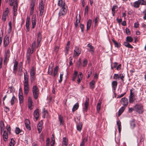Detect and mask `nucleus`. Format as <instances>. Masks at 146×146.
<instances>
[{"mask_svg":"<svg viewBox=\"0 0 146 146\" xmlns=\"http://www.w3.org/2000/svg\"><path fill=\"white\" fill-rule=\"evenodd\" d=\"M133 108L134 111L139 114H141L143 112V106L142 104H137L133 106Z\"/></svg>","mask_w":146,"mask_h":146,"instance_id":"obj_1","label":"nucleus"},{"mask_svg":"<svg viewBox=\"0 0 146 146\" xmlns=\"http://www.w3.org/2000/svg\"><path fill=\"white\" fill-rule=\"evenodd\" d=\"M36 69L34 67H32L30 71V79L31 82H33L35 78Z\"/></svg>","mask_w":146,"mask_h":146,"instance_id":"obj_2","label":"nucleus"},{"mask_svg":"<svg viewBox=\"0 0 146 146\" xmlns=\"http://www.w3.org/2000/svg\"><path fill=\"white\" fill-rule=\"evenodd\" d=\"M33 53V50H31V48H28L26 55V63L29 64L31 61V54Z\"/></svg>","mask_w":146,"mask_h":146,"instance_id":"obj_3","label":"nucleus"},{"mask_svg":"<svg viewBox=\"0 0 146 146\" xmlns=\"http://www.w3.org/2000/svg\"><path fill=\"white\" fill-rule=\"evenodd\" d=\"M67 9V6H65L64 8H61L58 13V17L59 18H62L65 15Z\"/></svg>","mask_w":146,"mask_h":146,"instance_id":"obj_4","label":"nucleus"},{"mask_svg":"<svg viewBox=\"0 0 146 146\" xmlns=\"http://www.w3.org/2000/svg\"><path fill=\"white\" fill-rule=\"evenodd\" d=\"M38 89L36 86H34L32 89V92L34 98L36 99L38 96Z\"/></svg>","mask_w":146,"mask_h":146,"instance_id":"obj_5","label":"nucleus"},{"mask_svg":"<svg viewBox=\"0 0 146 146\" xmlns=\"http://www.w3.org/2000/svg\"><path fill=\"white\" fill-rule=\"evenodd\" d=\"M9 14V10L8 8H6L5 10L3 12L1 19L5 22L6 20L7 17Z\"/></svg>","mask_w":146,"mask_h":146,"instance_id":"obj_6","label":"nucleus"},{"mask_svg":"<svg viewBox=\"0 0 146 146\" xmlns=\"http://www.w3.org/2000/svg\"><path fill=\"white\" fill-rule=\"evenodd\" d=\"M133 89L130 90V93L129 96V101L130 104H132L135 100V96L134 93L133 92Z\"/></svg>","mask_w":146,"mask_h":146,"instance_id":"obj_7","label":"nucleus"},{"mask_svg":"<svg viewBox=\"0 0 146 146\" xmlns=\"http://www.w3.org/2000/svg\"><path fill=\"white\" fill-rule=\"evenodd\" d=\"M38 8L40 11V15H42L44 11V4L43 1L41 0L38 5Z\"/></svg>","mask_w":146,"mask_h":146,"instance_id":"obj_8","label":"nucleus"},{"mask_svg":"<svg viewBox=\"0 0 146 146\" xmlns=\"http://www.w3.org/2000/svg\"><path fill=\"white\" fill-rule=\"evenodd\" d=\"M24 93L27 95L29 90V83H24Z\"/></svg>","mask_w":146,"mask_h":146,"instance_id":"obj_9","label":"nucleus"},{"mask_svg":"<svg viewBox=\"0 0 146 146\" xmlns=\"http://www.w3.org/2000/svg\"><path fill=\"white\" fill-rule=\"evenodd\" d=\"M89 98L86 97L84 103V107L83 108V111L86 112L88 110L89 105Z\"/></svg>","mask_w":146,"mask_h":146,"instance_id":"obj_10","label":"nucleus"},{"mask_svg":"<svg viewBox=\"0 0 146 146\" xmlns=\"http://www.w3.org/2000/svg\"><path fill=\"white\" fill-rule=\"evenodd\" d=\"M81 49L78 47H75L74 50L73 56H78L81 53Z\"/></svg>","mask_w":146,"mask_h":146,"instance_id":"obj_11","label":"nucleus"},{"mask_svg":"<svg viewBox=\"0 0 146 146\" xmlns=\"http://www.w3.org/2000/svg\"><path fill=\"white\" fill-rule=\"evenodd\" d=\"M30 17L28 16H27L26 19V31L28 32L29 30V25H30Z\"/></svg>","mask_w":146,"mask_h":146,"instance_id":"obj_12","label":"nucleus"},{"mask_svg":"<svg viewBox=\"0 0 146 146\" xmlns=\"http://www.w3.org/2000/svg\"><path fill=\"white\" fill-rule=\"evenodd\" d=\"M31 22L32 27V29H34L36 25V15L35 14L33 15L31 18Z\"/></svg>","mask_w":146,"mask_h":146,"instance_id":"obj_13","label":"nucleus"},{"mask_svg":"<svg viewBox=\"0 0 146 146\" xmlns=\"http://www.w3.org/2000/svg\"><path fill=\"white\" fill-rule=\"evenodd\" d=\"M120 102L124 106L126 107L128 104L127 98L125 97L122 98Z\"/></svg>","mask_w":146,"mask_h":146,"instance_id":"obj_14","label":"nucleus"},{"mask_svg":"<svg viewBox=\"0 0 146 146\" xmlns=\"http://www.w3.org/2000/svg\"><path fill=\"white\" fill-rule=\"evenodd\" d=\"M87 46L89 47L88 48V50L91 53V54L93 55L94 53V47L90 44H88L87 45Z\"/></svg>","mask_w":146,"mask_h":146,"instance_id":"obj_15","label":"nucleus"},{"mask_svg":"<svg viewBox=\"0 0 146 146\" xmlns=\"http://www.w3.org/2000/svg\"><path fill=\"white\" fill-rule=\"evenodd\" d=\"M9 36L6 35L4 39L3 40V44L4 46L6 47L9 44Z\"/></svg>","mask_w":146,"mask_h":146,"instance_id":"obj_16","label":"nucleus"},{"mask_svg":"<svg viewBox=\"0 0 146 146\" xmlns=\"http://www.w3.org/2000/svg\"><path fill=\"white\" fill-rule=\"evenodd\" d=\"M33 102L32 99L30 97H29L28 101V108L31 110L32 109V107L33 106Z\"/></svg>","mask_w":146,"mask_h":146,"instance_id":"obj_17","label":"nucleus"},{"mask_svg":"<svg viewBox=\"0 0 146 146\" xmlns=\"http://www.w3.org/2000/svg\"><path fill=\"white\" fill-rule=\"evenodd\" d=\"M42 40V35L41 33L39 32L38 33L37 38V47H38L40 46V42Z\"/></svg>","mask_w":146,"mask_h":146,"instance_id":"obj_18","label":"nucleus"},{"mask_svg":"<svg viewBox=\"0 0 146 146\" xmlns=\"http://www.w3.org/2000/svg\"><path fill=\"white\" fill-rule=\"evenodd\" d=\"M58 5L60 7L64 8L65 6H67L64 1L62 0H58Z\"/></svg>","mask_w":146,"mask_h":146,"instance_id":"obj_19","label":"nucleus"},{"mask_svg":"<svg viewBox=\"0 0 146 146\" xmlns=\"http://www.w3.org/2000/svg\"><path fill=\"white\" fill-rule=\"evenodd\" d=\"M19 103L21 104L23 102V97L22 95V92L21 90H19Z\"/></svg>","mask_w":146,"mask_h":146,"instance_id":"obj_20","label":"nucleus"},{"mask_svg":"<svg viewBox=\"0 0 146 146\" xmlns=\"http://www.w3.org/2000/svg\"><path fill=\"white\" fill-rule=\"evenodd\" d=\"M18 64V62L16 61H15L13 65V73L15 74H16V72H17L18 68L17 66Z\"/></svg>","mask_w":146,"mask_h":146,"instance_id":"obj_21","label":"nucleus"},{"mask_svg":"<svg viewBox=\"0 0 146 146\" xmlns=\"http://www.w3.org/2000/svg\"><path fill=\"white\" fill-rule=\"evenodd\" d=\"M10 56L9 51L8 50L5 52V59L4 60V62L5 63L6 61L7 60L8 58H9Z\"/></svg>","mask_w":146,"mask_h":146,"instance_id":"obj_22","label":"nucleus"},{"mask_svg":"<svg viewBox=\"0 0 146 146\" xmlns=\"http://www.w3.org/2000/svg\"><path fill=\"white\" fill-rule=\"evenodd\" d=\"M130 127L131 129H133L135 127V120L134 119H132L130 121Z\"/></svg>","mask_w":146,"mask_h":146,"instance_id":"obj_23","label":"nucleus"},{"mask_svg":"<svg viewBox=\"0 0 146 146\" xmlns=\"http://www.w3.org/2000/svg\"><path fill=\"white\" fill-rule=\"evenodd\" d=\"M118 7L117 5H113L111 9L112 13L113 16H114L115 13L117 10Z\"/></svg>","mask_w":146,"mask_h":146,"instance_id":"obj_24","label":"nucleus"},{"mask_svg":"<svg viewBox=\"0 0 146 146\" xmlns=\"http://www.w3.org/2000/svg\"><path fill=\"white\" fill-rule=\"evenodd\" d=\"M58 120L60 122V125H62L64 123V121L63 117L61 115H58Z\"/></svg>","mask_w":146,"mask_h":146,"instance_id":"obj_25","label":"nucleus"},{"mask_svg":"<svg viewBox=\"0 0 146 146\" xmlns=\"http://www.w3.org/2000/svg\"><path fill=\"white\" fill-rule=\"evenodd\" d=\"M34 116L36 120H37L39 116V110L36 109L34 111Z\"/></svg>","mask_w":146,"mask_h":146,"instance_id":"obj_26","label":"nucleus"},{"mask_svg":"<svg viewBox=\"0 0 146 146\" xmlns=\"http://www.w3.org/2000/svg\"><path fill=\"white\" fill-rule=\"evenodd\" d=\"M117 83L116 81H113L112 83L113 90L114 91L116 89Z\"/></svg>","mask_w":146,"mask_h":146,"instance_id":"obj_27","label":"nucleus"},{"mask_svg":"<svg viewBox=\"0 0 146 146\" xmlns=\"http://www.w3.org/2000/svg\"><path fill=\"white\" fill-rule=\"evenodd\" d=\"M3 137L4 140L6 141L8 139V134L7 131H3Z\"/></svg>","mask_w":146,"mask_h":146,"instance_id":"obj_28","label":"nucleus"},{"mask_svg":"<svg viewBox=\"0 0 146 146\" xmlns=\"http://www.w3.org/2000/svg\"><path fill=\"white\" fill-rule=\"evenodd\" d=\"M17 4L16 3L13 7V15L14 16H16L17 15Z\"/></svg>","mask_w":146,"mask_h":146,"instance_id":"obj_29","label":"nucleus"},{"mask_svg":"<svg viewBox=\"0 0 146 146\" xmlns=\"http://www.w3.org/2000/svg\"><path fill=\"white\" fill-rule=\"evenodd\" d=\"M58 67L57 66L54 68L53 73V76L54 77H55L56 76L58 72Z\"/></svg>","mask_w":146,"mask_h":146,"instance_id":"obj_30","label":"nucleus"},{"mask_svg":"<svg viewBox=\"0 0 146 146\" xmlns=\"http://www.w3.org/2000/svg\"><path fill=\"white\" fill-rule=\"evenodd\" d=\"M92 21L91 19H89L87 21V27L86 29L87 30H88L90 29L92 23Z\"/></svg>","mask_w":146,"mask_h":146,"instance_id":"obj_31","label":"nucleus"},{"mask_svg":"<svg viewBox=\"0 0 146 146\" xmlns=\"http://www.w3.org/2000/svg\"><path fill=\"white\" fill-rule=\"evenodd\" d=\"M68 139L66 137H64L63 139L62 146H67L68 145Z\"/></svg>","mask_w":146,"mask_h":146,"instance_id":"obj_32","label":"nucleus"},{"mask_svg":"<svg viewBox=\"0 0 146 146\" xmlns=\"http://www.w3.org/2000/svg\"><path fill=\"white\" fill-rule=\"evenodd\" d=\"M125 107L123 106L122 107L119 109L118 111V116H120L121 114V113L123 112L125 109Z\"/></svg>","mask_w":146,"mask_h":146,"instance_id":"obj_33","label":"nucleus"},{"mask_svg":"<svg viewBox=\"0 0 146 146\" xmlns=\"http://www.w3.org/2000/svg\"><path fill=\"white\" fill-rule=\"evenodd\" d=\"M82 124L81 122H79L77 125V129L78 131H80L82 129Z\"/></svg>","mask_w":146,"mask_h":146,"instance_id":"obj_34","label":"nucleus"},{"mask_svg":"<svg viewBox=\"0 0 146 146\" xmlns=\"http://www.w3.org/2000/svg\"><path fill=\"white\" fill-rule=\"evenodd\" d=\"M42 124L41 123H39L37 125V129L39 133H40L42 130Z\"/></svg>","mask_w":146,"mask_h":146,"instance_id":"obj_35","label":"nucleus"},{"mask_svg":"<svg viewBox=\"0 0 146 146\" xmlns=\"http://www.w3.org/2000/svg\"><path fill=\"white\" fill-rule=\"evenodd\" d=\"M17 99L15 97L13 96L10 101L11 104V105L13 106L15 103V102L16 101Z\"/></svg>","mask_w":146,"mask_h":146,"instance_id":"obj_36","label":"nucleus"},{"mask_svg":"<svg viewBox=\"0 0 146 146\" xmlns=\"http://www.w3.org/2000/svg\"><path fill=\"white\" fill-rule=\"evenodd\" d=\"M112 41L113 42L115 46L117 48H119L120 46V44L115 41L114 39H112Z\"/></svg>","mask_w":146,"mask_h":146,"instance_id":"obj_37","label":"nucleus"},{"mask_svg":"<svg viewBox=\"0 0 146 146\" xmlns=\"http://www.w3.org/2000/svg\"><path fill=\"white\" fill-rule=\"evenodd\" d=\"M133 41V38L131 36H127L126 38V42H131Z\"/></svg>","mask_w":146,"mask_h":146,"instance_id":"obj_38","label":"nucleus"},{"mask_svg":"<svg viewBox=\"0 0 146 146\" xmlns=\"http://www.w3.org/2000/svg\"><path fill=\"white\" fill-rule=\"evenodd\" d=\"M129 43V42H124V45L126 47H127L128 48H133V46H132Z\"/></svg>","mask_w":146,"mask_h":146,"instance_id":"obj_39","label":"nucleus"},{"mask_svg":"<svg viewBox=\"0 0 146 146\" xmlns=\"http://www.w3.org/2000/svg\"><path fill=\"white\" fill-rule=\"evenodd\" d=\"M53 67V65L52 66H50L48 68V74L51 75L52 74V68Z\"/></svg>","mask_w":146,"mask_h":146,"instance_id":"obj_40","label":"nucleus"},{"mask_svg":"<svg viewBox=\"0 0 146 146\" xmlns=\"http://www.w3.org/2000/svg\"><path fill=\"white\" fill-rule=\"evenodd\" d=\"M79 104L78 103H76L74 105L72 109V111L73 112L76 110L78 108Z\"/></svg>","mask_w":146,"mask_h":146,"instance_id":"obj_41","label":"nucleus"},{"mask_svg":"<svg viewBox=\"0 0 146 146\" xmlns=\"http://www.w3.org/2000/svg\"><path fill=\"white\" fill-rule=\"evenodd\" d=\"M0 128L2 132L5 131L4 124L3 122H1L0 123Z\"/></svg>","mask_w":146,"mask_h":146,"instance_id":"obj_42","label":"nucleus"},{"mask_svg":"<svg viewBox=\"0 0 146 146\" xmlns=\"http://www.w3.org/2000/svg\"><path fill=\"white\" fill-rule=\"evenodd\" d=\"M95 81L94 80H92L90 83V88L93 89L94 88V85L95 83Z\"/></svg>","mask_w":146,"mask_h":146,"instance_id":"obj_43","label":"nucleus"},{"mask_svg":"<svg viewBox=\"0 0 146 146\" xmlns=\"http://www.w3.org/2000/svg\"><path fill=\"white\" fill-rule=\"evenodd\" d=\"M9 2L10 5L13 6V7L15 4V3H16L17 6V0H16L15 2L14 0H9Z\"/></svg>","mask_w":146,"mask_h":146,"instance_id":"obj_44","label":"nucleus"},{"mask_svg":"<svg viewBox=\"0 0 146 146\" xmlns=\"http://www.w3.org/2000/svg\"><path fill=\"white\" fill-rule=\"evenodd\" d=\"M101 103H98L97 105V113H99L101 109Z\"/></svg>","mask_w":146,"mask_h":146,"instance_id":"obj_45","label":"nucleus"},{"mask_svg":"<svg viewBox=\"0 0 146 146\" xmlns=\"http://www.w3.org/2000/svg\"><path fill=\"white\" fill-rule=\"evenodd\" d=\"M78 73V72L77 71H74L72 79V80L73 81H74L76 79Z\"/></svg>","mask_w":146,"mask_h":146,"instance_id":"obj_46","label":"nucleus"},{"mask_svg":"<svg viewBox=\"0 0 146 146\" xmlns=\"http://www.w3.org/2000/svg\"><path fill=\"white\" fill-rule=\"evenodd\" d=\"M113 78L116 80H118L120 78L119 75L118 74H115L113 76Z\"/></svg>","mask_w":146,"mask_h":146,"instance_id":"obj_47","label":"nucleus"},{"mask_svg":"<svg viewBox=\"0 0 146 146\" xmlns=\"http://www.w3.org/2000/svg\"><path fill=\"white\" fill-rule=\"evenodd\" d=\"M24 76V83H29V75H25Z\"/></svg>","mask_w":146,"mask_h":146,"instance_id":"obj_48","label":"nucleus"},{"mask_svg":"<svg viewBox=\"0 0 146 146\" xmlns=\"http://www.w3.org/2000/svg\"><path fill=\"white\" fill-rule=\"evenodd\" d=\"M15 144V142L14 139L13 138L11 139L9 143V146H14Z\"/></svg>","mask_w":146,"mask_h":146,"instance_id":"obj_49","label":"nucleus"},{"mask_svg":"<svg viewBox=\"0 0 146 146\" xmlns=\"http://www.w3.org/2000/svg\"><path fill=\"white\" fill-rule=\"evenodd\" d=\"M87 139L84 138L83 139L82 141L80 144V146H84L85 143L87 141Z\"/></svg>","mask_w":146,"mask_h":146,"instance_id":"obj_50","label":"nucleus"},{"mask_svg":"<svg viewBox=\"0 0 146 146\" xmlns=\"http://www.w3.org/2000/svg\"><path fill=\"white\" fill-rule=\"evenodd\" d=\"M21 131L22 130L18 127H16L15 130V131L17 134H19Z\"/></svg>","mask_w":146,"mask_h":146,"instance_id":"obj_51","label":"nucleus"},{"mask_svg":"<svg viewBox=\"0 0 146 146\" xmlns=\"http://www.w3.org/2000/svg\"><path fill=\"white\" fill-rule=\"evenodd\" d=\"M140 4L138 0L137 1H135L134 3V7L136 8H137L139 7Z\"/></svg>","mask_w":146,"mask_h":146,"instance_id":"obj_52","label":"nucleus"},{"mask_svg":"<svg viewBox=\"0 0 146 146\" xmlns=\"http://www.w3.org/2000/svg\"><path fill=\"white\" fill-rule=\"evenodd\" d=\"M9 28L8 29L7 32L9 34L10 33L11 31V29H12V24L11 22H9Z\"/></svg>","mask_w":146,"mask_h":146,"instance_id":"obj_53","label":"nucleus"},{"mask_svg":"<svg viewBox=\"0 0 146 146\" xmlns=\"http://www.w3.org/2000/svg\"><path fill=\"white\" fill-rule=\"evenodd\" d=\"M138 1L140 5H146V2L144 0H138Z\"/></svg>","mask_w":146,"mask_h":146,"instance_id":"obj_54","label":"nucleus"},{"mask_svg":"<svg viewBox=\"0 0 146 146\" xmlns=\"http://www.w3.org/2000/svg\"><path fill=\"white\" fill-rule=\"evenodd\" d=\"M35 3V0H33L31 4V9H34V7Z\"/></svg>","mask_w":146,"mask_h":146,"instance_id":"obj_55","label":"nucleus"},{"mask_svg":"<svg viewBox=\"0 0 146 146\" xmlns=\"http://www.w3.org/2000/svg\"><path fill=\"white\" fill-rule=\"evenodd\" d=\"M36 45V41H35L33 42L31 48V50H33V52L34 51V49H35V48Z\"/></svg>","mask_w":146,"mask_h":146,"instance_id":"obj_56","label":"nucleus"},{"mask_svg":"<svg viewBox=\"0 0 146 146\" xmlns=\"http://www.w3.org/2000/svg\"><path fill=\"white\" fill-rule=\"evenodd\" d=\"M89 7L88 5L86 6L84 9V14L85 15H88V14Z\"/></svg>","mask_w":146,"mask_h":146,"instance_id":"obj_57","label":"nucleus"},{"mask_svg":"<svg viewBox=\"0 0 146 146\" xmlns=\"http://www.w3.org/2000/svg\"><path fill=\"white\" fill-rule=\"evenodd\" d=\"M69 48V47H66L65 48V54L66 56L68 54V50Z\"/></svg>","mask_w":146,"mask_h":146,"instance_id":"obj_58","label":"nucleus"},{"mask_svg":"<svg viewBox=\"0 0 146 146\" xmlns=\"http://www.w3.org/2000/svg\"><path fill=\"white\" fill-rule=\"evenodd\" d=\"M40 140V141H44V136L42 134H41L39 136Z\"/></svg>","mask_w":146,"mask_h":146,"instance_id":"obj_59","label":"nucleus"},{"mask_svg":"<svg viewBox=\"0 0 146 146\" xmlns=\"http://www.w3.org/2000/svg\"><path fill=\"white\" fill-rule=\"evenodd\" d=\"M63 74L62 73H60V80H59V82L60 83L62 81V79L63 78Z\"/></svg>","mask_w":146,"mask_h":146,"instance_id":"obj_60","label":"nucleus"},{"mask_svg":"<svg viewBox=\"0 0 146 146\" xmlns=\"http://www.w3.org/2000/svg\"><path fill=\"white\" fill-rule=\"evenodd\" d=\"M119 76L120 78L122 81L123 82L124 81V78L125 77L124 75L123 74H119Z\"/></svg>","mask_w":146,"mask_h":146,"instance_id":"obj_61","label":"nucleus"},{"mask_svg":"<svg viewBox=\"0 0 146 146\" xmlns=\"http://www.w3.org/2000/svg\"><path fill=\"white\" fill-rule=\"evenodd\" d=\"M59 47L58 46H55L54 48V51L57 53L59 50Z\"/></svg>","mask_w":146,"mask_h":146,"instance_id":"obj_62","label":"nucleus"},{"mask_svg":"<svg viewBox=\"0 0 146 146\" xmlns=\"http://www.w3.org/2000/svg\"><path fill=\"white\" fill-rule=\"evenodd\" d=\"M125 32L127 35H129L130 34V31L129 29L126 28L125 29Z\"/></svg>","mask_w":146,"mask_h":146,"instance_id":"obj_63","label":"nucleus"},{"mask_svg":"<svg viewBox=\"0 0 146 146\" xmlns=\"http://www.w3.org/2000/svg\"><path fill=\"white\" fill-rule=\"evenodd\" d=\"M143 13L144 14L143 18L144 19L146 20V9L143 12Z\"/></svg>","mask_w":146,"mask_h":146,"instance_id":"obj_64","label":"nucleus"}]
</instances>
